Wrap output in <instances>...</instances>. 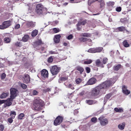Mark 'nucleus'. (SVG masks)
Returning <instances> with one entry per match:
<instances>
[{
    "label": "nucleus",
    "mask_w": 131,
    "mask_h": 131,
    "mask_svg": "<svg viewBox=\"0 0 131 131\" xmlns=\"http://www.w3.org/2000/svg\"><path fill=\"white\" fill-rule=\"evenodd\" d=\"M10 39L9 38L6 37L4 39L5 42L7 43H9L10 42Z\"/></svg>",
    "instance_id": "obj_38"
},
{
    "label": "nucleus",
    "mask_w": 131,
    "mask_h": 131,
    "mask_svg": "<svg viewBox=\"0 0 131 131\" xmlns=\"http://www.w3.org/2000/svg\"><path fill=\"white\" fill-rule=\"evenodd\" d=\"M121 67V65L120 64H119L116 66H115L114 67V69L115 70L117 71Z\"/></svg>",
    "instance_id": "obj_32"
},
{
    "label": "nucleus",
    "mask_w": 131,
    "mask_h": 131,
    "mask_svg": "<svg viewBox=\"0 0 131 131\" xmlns=\"http://www.w3.org/2000/svg\"><path fill=\"white\" fill-rule=\"evenodd\" d=\"M44 90L46 92L49 91H50V89L49 88H47V89H45Z\"/></svg>",
    "instance_id": "obj_63"
},
{
    "label": "nucleus",
    "mask_w": 131,
    "mask_h": 131,
    "mask_svg": "<svg viewBox=\"0 0 131 131\" xmlns=\"http://www.w3.org/2000/svg\"><path fill=\"white\" fill-rule=\"evenodd\" d=\"M6 75L4 73H3L1 75V78L2 79H4L6 77Z\"/></svg>",
    "instance_id": "obj_58"
},
{
    "label": "nucleus",
    "mask_w": 131,
    "mask_h": 131,
    "mask_svg": "<svg viewBox=\"0 0 131 131\" xmlns=\"http://www.w3.org/2000/svg\"><path fill=\"white\" fill-rule=\"evenodd\" d=\"M91 95L96 98L100 96L103 92L98 86L94 88L91 91Z\"/></svg>",
    "instance_id": "obj_4"
},
{
    "label": "nucleus",
    "mask_w": 131,
    "mask_h": 131,
    "mask_svg": "<svg viewBox=\"0 0 131 131\" xmlns=\"http://www.w3.org/2000/svg\"><path fill=\"white\" fill-rule=\"evenodd\" d=\"M96 81V80L94 78H91L88 82V83L89 85H92L94 84Z\"/></svg>",
    "instance_id": "obj_14"
},
{
    "label": "nucleus",
    "mask_w": 131,
    "mask_h": 131,
    "mask_svg": "<svg viewBox=\"0 0 131 131\" xmlns=\"http://www.w3.org/2000/svg\"><path fill=\"white\" fill-rule=\"evenodd\" d=\"M107 59L106 58H104L103 59V63L105 64L107 61Z\"/></svg>",
    "instance_id": "obj_55"
},
{
    "label": "nucleus",
    "mask_w": 131,
    "mask_h": 131,
    "mask_svg": "<svg viewBox=\"0 0 131 131\" xmlns=\"http://www.w3.org/2000/svg\"><path fill=\"white\" fill-rule=\"evenodd\" d=\"M79 40L81 42H83L87 41L88 40H89V41H90L91 40V39H88L86 38H85L83 37H81L80 38Z\"/></svg>",
    "instance_id": "obj_24"
},
{
    "label": "nucleus",
    "mask_w": 131,
    "mask_h": 131,
    "mask_svg": "<svg viewBox=\"0 0 131 131\" xmlns=\"http://www.w3.org/2000/svg\"><path fill=\"white\" fill-rule=\"evenodd\" d=\"M49 53L51 54H56L57 53V52L52 51H50L49 52Z\"/></svg>",
    "instance_id": "obj_60"
},
{
    "label": "nucleus",
    "mask_w": 131,
    "mask_h": 131,
    "mask_svg": "<svg viewBox=\"0 0 131 131\" xmlns=\"http://www.w3.org/2000/svg\"><path fill=\"white\" fill-rule=\"evenodd\" d=\"M114 110L116 112H123V110L122 108L116 107L114 108Z\"/></svg>",
    "instance_id": "obj_27"
},
{
    "label": "nucleus",
    "mask_w": 131,
    "mask_h": 131,
    "mask_svg": "<svg viewBox=\"0 0 131 131\" xmlns=\"http://www.w3.org/2000/svg\"><path fill=\"white\" fill-rule=\"evenodd\" d=\"M92 62V60L91 59H86L84 62L85 64H89L91 63Z\"/></svg>",
    "instance_id": "obj_25"
},
{
    "label": "nucleus",
    "mask_w": 131,
    "mask_h": 131,
    "mask_svg": "<svg viewBox=\"0 0 131 131\" xmlns=\"http://www.w3.org/2000/svg\"><path fill=\"white\" fill-rule=\"evenodd\" d=\"M41 75L42 77L45 78H46L48 77V71L45 69L43 70L41 72Z\"/></svg>",
    "instance_id": "obj_10"
},
{
    "label": "nucleus",
    "mask_w": 131,
    "mask_h": 131,
    "mask_svg": "<svg viewBox=\"0 0 131 131\" xmlns=\"http://www.w3.org/2000/svg\"><path fill=\"white\" fill-rule=\"evenodd\" d=\"M100 7L101 8L103 7L105 5V3L104 1L103 2H102V3H100Z\"/></svg>",
    "instance_id": "obj_52"
},
{
    "label": "nucleus",
    "mask_w": 131,
    "mask_h": 131,
    "mask_svg": "<svg viewBox=\"0 0 131 131\" xmlns=\"http://www.w3.org/2000/svg\"><path fill=\"white\" fill-rule=\"evenodd\" d=\"M35 23L32 21L28 22L26 23V25L28 28L33 27L35 26Z\"/></svg>",
    "instance_id": "obj_13"
},
{
    "label": "nucleus",
    "mask_w": 131,
    "mask_h": 131,
    "mask_svg": "<svg viewBox=\"0 0 131 131\" xmlns=\"http://www.w3.org/2000/svg\"><path fill=\"white\" fill-rule=\"evenodd\" d=\"M4 129V125L2 124H0V130L3 131Z\"/></svg>",
    "instance_id": "obj_50"
},
{
    "label": "nucleus",
    "mask_w": 131,
    "mask_h": 131,
    "mask_svg": "<svg viewBox=\"0 0 131 131\" xmlns=\"http://www.w3.org/2000/svg\"><path fill=\"white\" fill-rule=\"evenodd\" d=\"M29 38V36L28 35H25L23 38L22 40L24 42L27 41Z\"/></svg>",
    "instance_id": "obj_23"
},
{
    "label": "nucleus",
    "mask_w": 131,
    "mask_h": 131,
    "mask_svg": "<svg viewBox=\"0 0 131 131\" xmlns=\"http://www.w3.org/2000/svg\"><path fill=\"white\" fill-rule=\"evenodd\" d=\"M86 21L85 20H83L82 21H79L78 22V25H84L86 24Z\"/></svg>",
    "instance_id": "obj_33"
},
{
    "label": "nucleus",
    "mask_w": 131,
    "mask_h": 131,
    "mask_svg": "<svg viewBox=\"0 0 131 131\" xmlns=\"http://www.w3.org/2000/svg\"><path fill=\"white\" fill-rule=\"evenodd\" d=\"M116 10L117 12H120L121 10V8L120 7H118L116 8Z\"/></svg>",
    "instance_id": "obj_54"
},
{
    "label": "nucleus",
    "mask_w": 131,
    "mask_h": 131,
    "mask_svg": "<svg viewBox=\"0 0 131 131\" xmlns=\"http://www.w3.org/2000/svg\"><path fill=\"white\" fill-rule=\"evenodd\" d=\"M4 26L3 25V23L2 24V25H0V29H5V28L4 27Z\"/></svg>",
    "instance_id": "obj_61"
},
{
    "label": "nucleus",
    "mask_w": 131,
    "mask_h": 131,
    "mask_svg": "<svg viewBox=\"0 0 131 131\" xmlns=\"http://www.w3.org/2000/svg\"><path fill=\"white\" fill-rule=\"evenodd\" d=\"M112 96V94L110 93L107 94L105 97L107 99V100H108Z\"/></svg>",
    "instance_id": "obj_41"
},
{
    "label": "nucleus",
    "mask_w": 131,
    "mask_h": 131,
    "mask_svg": "<svg viewBox=\"0 0 131 131\" xmlns=\"http://www.w3.org/2000/svg\"><path fill=\"white\" fill-rule=\"evenodd\" d=\"M14 99L10 97V98L8 99L7 100H5V103L6 106H9L12 104V102Z\"/></svg>",
    "instance_id": "obj_12"
},
{
    "label": "nucleus",
    "mask_w": 131,
    "mask_h": 131,
    "mask_svg": "<svg viewBox=\"0 0 131 131\" xmlns=\"http://www.w3.org/2000/svg\"><path fill=\"white\" fill-rule=\"evenodd\" d=\"M68 78L67 77H62L60 78L59 80V83H61V81H65L67 80Z\"/></svg>",
    "instance_id": "obj_30"
},
{
    "label": "nucleus",
    "mask_w": 131,
    "mask_h": 131,
    "mask_svg": "<svg viewBox=\"0 0 131 131\" xmlns=\"http://www.w3.org/2000/svg\"><path fill=\"white\" fill-rule=\"evenodd\" d=\"M123 44L124 46L125 47H129V45L128 43L127 40H124L123 42Z\"/></svg>",
    "instance_id": "obj_22"
},
{
    "label": "nucleus",
    "mask_w": 131,
    "mask_h": 131,
    "mask_svg": "<svg viewBox=\"0 0 131 131\" xmlns=\"http://www.w3.org/2000/svg\"><path fill=\"white\" fill-rule=\"evenodd\" d=\"M76 69L80 72V74H81L84 71L83 68L80 66H77L76 67Z\"/></svg>",
    "instance_id": "obj_19"
},
{
    "label": "nucleus",
    "mask_w": 131,
    "mask_h": 131,
    "mask_svg": "<svg viewBox=\"0 0 131 131\" xmlns=\"http://www.w3.org/2000/svg\"><path fill=\"white\" fill-rule=\"evenodd\" d=\"M63 117L60 116H58L54 122V125L57 126L59 125L62 122Z\"/></svg>",
    "instance_id": "obj_8"
},
{
    "label": "nucleus",
    "mask_w": 131,
    "mask_h": 131,
    "mask_svg": "<svg viewBox=\"0 0 131 131\" xmlns=\"http://www.w3.org/2000/svg\"><path fill=\"white\" fill-rule=\"evenodd\" d=\"M8 94L9 93H3V94L1 95L0 96L1 98L3 99H4V98L7 97Z\"/></svg>",
    "instance_id": "obj_26"
},
{
    "label": "nucleus",
    "mask_w": 131,
    "mask_h": 131,
    "mask_svg": "<svg viewBox=\"0 0 131 131\" xmlns=\"http://www.w3.org/2000/svg\"><path fill=\"white\" fill-rule=\"evenodd\" d=\"M98 119L101 126H105L108 124V119L103 116H100L99 118Z\"/></svg>",
    "instance_id": "obj_5"
},
{
    "label": "nucleus",
    "mask_w": 131,
    "mask_h": 131,
    "mask_svg": "<svg viewBox=\"0 0 131 131\" xmlns=\"http://www.w3.org/2000/svg\"><path fill=\"white\" fill-rule=\"evenodd\" d=\"M53 60V58L51 56L48 59V61L49 63H51L52 62Z\"/></svg>",
    "instance_id": "obj_46"
},
{
    "label": "nucleus",
    "mask_w": 131,
    "mask_h": 131,
    "mask_svg": "<svg viewBox=\"0 0 131 131\" xmlns=\"http://www.w3.org/2000/svg\"><path fill=\"white\" fill-rule=\"evenodd\" d=\"M75 81L77 84H79L81 82L82 80L80 78H78L76 79Z\"/></svg>",
    "instance_id": "obj_51"
},
{
    "label": "nucleus",
    "mask_w": 131,
    "mask_h": 131,
    "mask_svg": "<svg viewBox=\"0 0 131 131\" xmlns=\"http://www.w3.org/2000/svg\"><path fill=\"white\" fill-rule=\"evenodd\" d=\"M60 70V68L59 67H58L56 66H54L50 68V71L53 75H55L57 74L59 72Z\"/></svg>",
    "instance_id": "obj_6"
},
{
    "label": "nucleus",
    "mask_w": 131,
    "mask_h": 131,
    "mask_svg": "<svg viewBox=\"0 0 131 131\" xmlns=\"http://www.w3.org/2000/svg\"><path fill=\"white\" fill-rule=\"evenodd\" d=\"M114 3L113 2H109L107 3V4L108 6H112L114 5Z\"/></svg>",
    "instance_id": "obj_39"
},
{
    "label": "nucleus",
    "mask_w": 131,
    "mask_h": 131,
    "mask_svg": "<svg viewBox=\"0 0 131 131\" xmlns=\"http://www.w3.org/2000/svg\"><path fill=\"white\" fill-rule=\"evenodd\" d=\"M95 63L97 66L98 67L101 66V62L99 59L97 60L95 62Z\"/></svg>",
    "instance_id": "obj_36"
},
{
    "label": "nucleus",
    "mask_w": 131,
    "mask_h": 131,
    "mask_svg": "<svg viewBox=\"0 0 131 131\" xmlns=\"http://www.w3.org/2000/svg\"><path fill=\"white\" fill-rule=\"evenodd\" d=\"M95 48H92L90 49L88 51V52H89L95 53H96V50Z\"/></svg>",
    "instance_id": "obj_31"
},
{
    "label": "nucleus",
    "mask_w": 131,
    "mask_h": 131,
    "mask_svg": "<svg viewBox=\"0 0 131 131\" xmlns=\"http://www.w3.org/2000/svg\"><path fill=\"white\" fill-rule=\"evenodd\" d=\"M21 86L23 89H26L27 87V86L23 83L21 84Z\"/></svg>",
    "instance_id": "obj_48"
},
{
    "label": "nucleus",
    "mask_w": 131,
    "mask_h": 131,
    "mask_svg": "<svg viewBox=\"0 0 131 131\" xmlns=\"http://www.w3.org/2000/svg\"><path fill=\"white\" fill-rule=\"evenodd\" d=\"M10 97L13 99H14L17 96L18 93V90L15 88H12L10 90Z\"/></svg>",
    "instance_id": "obj_7"
},
{
    "label": "nucleus",
    "mask_w": 131,
    "mask_h": 131,
    "mask_svg": "<svg viewBox=\"0 0 131 131\" xmlns=\"http://www.w3.org/2000/svg\"><path fill=\"white\" fill-rule=\"evenodd\" d=\"M108 100L107 99H106L105 97L104 98V105H105V104L106 103L107 101Z\"/></svg>",
    "instance_id": "obj_62"
},
{
    "label": "nucleus",
    "mask_w": 131,
    "mask_h": 131,
    "mask_svg": "<svg viewBox=\"0 0 131 131\" xmlns=\"http://www.w3.org/2000/svg\"><path fill=\"white\" fill-rule=\"evenodd\" d=\"M64 84L66 86V87L67 88H70L72 90H73L74 89V86L73 84H69L66 85L64 83Z\"/></svg>",
    "instance_id": "obj_20"
},
{
    "label": "nucleus",
    "mask_w": 131,
    "mask_h": 131,
    "mask_svg": "<svg viewBox=\"0 0 131 131\" xmlns=\"http://www.w3.org/2000/svg\"><path fill=\"white\" fill-rule=\"evenodd\" d=\"M36 43L38 45H40L43 43H42V41L40 40H38L36 41Z\"/></svg>",
    "instance_id": "obj_42"
},
{
    "label": "nucleus",
    "mask_w": 131,
    "mask_h": 131,
    "mask_svg": "<svg viewBox=\"0 0 131 131\" xmlns=\"http://www.w3.org/2000/svg\"><path fill=\"white\" fill-rule=\"evenodd\" d=\"M10 115L12 116L13 119L15 117V116L16 115V113L15 111H11L10 112Z\"/></svg>",
    "instance_id": "obj_29"
},
{
    "label": "nucleus",
    "mask_w": 131,
    "mask_h": 131,
    "mask_svg": "<svg viewBox=\"0 0 131 131\" xmlns=\"http://www.w3.org/2000/svg\"><path fill=\"white\" fill-rule=\"evenodd\" d=\"M90 36V35L89 34H88L87 33H84L82 34V36L84 37H89Z\"/></svg>",
    "instance_id": "obj_45"
},
{
    "label": "nucleus",
    "mask_w": 131,
    "mask_h": 131,
    "mask_svg": "<svg viewBox=\"0 0 131 131\" xmlns=\"http://www.w3.org/2000/svg\"><path fill=\"white\" fill-rule=\"evenodd\" d=\"M53 30L55 33L58 32L60 31V30L58 28H54L53 29Z\"/></svg>",
    "instance_id": "obj_44"
},
{
    "label": "nucleus",
    "mask_w": 131,
    "mask_h": 131,
    "mask_svg": "<svg viewBox=\"0 0 131 131\" xmlns=\"http://www.w3.org/2000/svg\"><path fill=\"white\" fill-rule=\"evenodd\" d=\"M24 116V114L23 113H21L18 115V119H22Z\"/></svg>",
    "instance_id": "obj_37"
},
{
    "label": "nucleus",
    "mask_w": 131,
    "mask_h": 131,
    "mask_svg": "<svg viewBox=\"0 0 131 131\" xmlns=\"http://www.w3.org/2000/svg\"><path fill=\"white\" fill-rule=\"evenodd\" d=\"M20 27V25L19 24H17L16 25L15 27V28L16 29H17Z\"/></svg>",
    "instance_id": "obj_59"
},
{
    "label": "nucleus",
    "mask_w": 131,
    "mask_h": 131,
    "mask_svg": "<svg viewBox=\"0 0 131 131\" xmlns=\"http://www.w3.org/2000/svg\"><path fill=\"white\" fill-rule=\"evenodd\" d=\"M85 94V92L84 91H82L79 94V95L80 96H82L84 95Z\"/></svg>",
    "instance_id": "obj_53"
},
{
    "label": "nucleus",
    "mask_w": 131,
    "mask_h": 131,
    "mask_svg": "<svg viewBox=\"0 0 131 131\" xmlns=\"http://www.w3.org/2000/svg\"><path fill=\"white\" fill-rule=\"evenodd\" d=\"M61 37V36L60 35H58L55 36L54 38V42L56 43L59 42L60 41V38Z\"/></svg>",
    "instance_id": "obj_16"
},
{
    "label": "nucleus",
    "mask_w": 131,
    "mask_h": 131,
    "mask_svg": "<svg viewBox=\"0 0 131 131\" xmlns=\"http://www.w3.org/2000/svg\"><path fill=\"white\" fill-rule=\"evenodd\" d=\"M73 37V36L72 35H70L67 37V39L68 40L71 39Z\"/></svg>",
    "instance_id": "obj_57"
},
{
    "label": "nucleus",
    "mask_w": 131,
    "mask_h": 131,
    "mask_svg": "<svg viewBox=\"0 0 131 131\" xmlns=\"http://www.w3.org/2000/svg\"><path fill=\"white\" fill-rule=\"evenodd\" d=\"M38 93V92L36 90H34L32 92V94L33 95H37Z\"/></svg>",
    "instance_id": "obj_47"
},
{
    "label": "nucleus",
    "mask_w": 131,
    "mask_h": 131,
    "mask_svg": "<svg viewBox=\"0 0 131 131\" xmlns=\"http://www.w3.org/2000/svg\"><path fill=\"white\" fill-rule=\"evenodd\" d=\"M5 100H0V104L4 103H5Z\"/></svg>",
    "instance_id": "obj_64"
},
{
    "label": "nucleus",
    "mask_w": 131,
    "mask_h": 131,
    "mask_svg": "<svg viewBox=\"0 0 131 131\" xmlns=\"http://www.w3.org/2000/svg\"><path fill=\"white\" fill-rule=\"evenodd\" d=\"M95 48V50H96V52H100L103 49V48L102 47H97Z\"/></svg>",
    "instance_id": "obj_34"
},
{
    "label": "nucleus",
    "mask_w": 131,
    "mask_h": 131,
    "mask_svg": "<svg viewBox=\"0 0 131 131\" xmlns=\"http://www.w3.org/2000/svg\"><path fill=\"white\" fill-rule=\"evenodd\" d=\"M22 79L23 82L26 83H28L30 80L29 76L27 74H24L23 77Z\"/></svg>",
    "instance_id": "obj_9"
},
{
    "label": "nucleus",
    "mask_w": 131,
    "mask_h": 131,
    "mask_svg": "<svg viewBox=\"0 0 131 131\" xmlns=\"http://www.w3.org/2000/svg\"><path fill=\"white\" fill-rule=\"evenodd\" d=\"M38 31L37 30L35 29L32 32L31 36L32 37H34L36 36L38 34Z\"/></svg>",
    "instance_id": "obj_21"
},
{
    "label": "nucleus",
    "mask_w": 131,
    "mask_h": 131,
    "mask_svg": "<svg viewBox=\"0 0 131 131\" xmlns=\"http://www.w3.org/2000/svg\"><path fill=\"white\" fill-rule=\"evenodd\" d=\"M43 101L39 97L35 98L34 102L33 107L34 110L39 111L41 109Z\"/></svg>",
    "instance_id": "obj_2"
},
{
    "label": "nucleus",
    "mask_w": 131,
    "mask_h": 131,
    "mask_svg": "<svg viewBox=\"0 0 131 131\" xmlns=\"http://www.w3.org/2000/svg\"><path fill=\"white\" fill-rule=\"evenodd\" d=\"M122 90L123 92L125 94L128 95L130 93V91L127 89V86L125 85L122 86Z\"/></svg>",
    "instance_id": "obj_11"
},
{
    "label": "nucleus",
    "mask_w": 131,
    "mask_h": 131,
    "mask_svg": "<svg viewBox=\"0 0 131 131\" xmlns=\"http://www.w3.org/2000/svg\"><path fill=\"white\" fill-rule=\"evenodd\" d=\"M115 81V80L111 79L107 80L102 82L99 84L98 86L100 87V88L101 90L102 89L106 90L113 84Z\"/></svg>",
    "instance_id": "obj_1"
},
{
    "label": "nucleus",
    "mask_w": 131,
    "mask_h": 131,
    "mask_svg": "<svg viewBox=\"0 0 131 131\" xmlns=\"http://www.w3.org/2000/svg\"><path fill=\"white\" fill-rule=\"evenodd\" d=\"M97 1V0H89L88 1V4L89 5L94 2Z\"/></svg>",
    "instance_id": "obj_43"
},
{
    "label": "nucleus",
    "mask_w": 131,
    "mask_h": 131,
    "mask_svg": "<svg viewBox=\"0 0 131 131\" xmlns=\"http://www.w3.org/2000/svg\"><path fill=\"white\" fill-rule=\"evenodd\" d=\"M121 22L122 23H126L128 22L126 18H122L120 19Z\"/></svg>",
    "instance_id": "obj_35"
},
{
    "label": "nucleus",
    "mask_w": 131,
    "mask_h": 131,
    "mask_svg": "<svg viewBox=\"0 0 131 131\" xmlns=\"http://www.w3.org/2000/svg\"><path fill=\"white\" fill-rule=\"evenodd\" d=\"M86 72L88 73H89L90 72L91 70L90 68L87 67L86 68Z\"/></svg>",
    "instance_id": "obj_56"
},
{
    "label": "nucleus",
    "mask_w": 131,
    "mask_h": 131,
    "mask_svg": "<svg viewBox=\"0 0 131 131\" xmlns=\"http://www.w3.org/2000/svg\"><path fill=\"white\" fill-rule=\"evenodd\" d=\"M88 104L90 105H91L96 103L97 101H93L92 100H86L85 101Z\"/></svg>",
    "instance_id": "obj_17"
},
{
    "label": "nucleus",
    "mask_w": 131,
    "mask_h": 131,
    "mask_svg": "<svg viewBox=\"0 0 131 131\" xmlns=\"http://www.w3.org/2000/svg\"><path fill=\"white\" fill-rule=\"evenodd\" d=\"M13 118L12 117L11 118H8V121L10 124H11L13 122Z\"/></svg>",
    "instance_id": "obj_49"
},
{
    "label": "nucleus",
    "mask_w": 131,
    "mask_h": 131,
    "mask_svg": "<svg viewBox=\"0 0 131 131\" xmlns=\"http://www.w3.org/2000/svg\"><path fill=\"white\" fill-rule=\"evenodd\" d=\"M125 126V123H121L118 125V128L121 130L124 129Z\"/></svg>",
    "instance_id": "obj_18"
},
{
    "label": "nucleus",
    "mask_w": 131,
    "mask_h": 131,
    "mask_svg": "<svg viewBox=\"0 0 131 131\" xmlns=\"http://www.w3.org/2000/svg\"><path fill=\"white\" fill-rule=\"evenodd\" d=\"M91 121L92 122L95 123L97 122V118L95 117H93L91 118Z\"/></svg>",
    "instance_id": "obj_40"
},
{
    "label": "nucleus",
    "mask_w": 131,
    "mask_h": 131,
    "mask_svg": "<svg viewBox=\"0 0 131 131\" xmlns=\"http://www.w3.org/2000/svg\"><path fill=\"white\" fill-rule=\"evenodd\" d=\"M47 11L46 8L45 7L41 4L37 5L35 10L36 13L40 15L45 14Z\"/></svg>",
    "instance_id": "obj_3"
},
{
    "label": "nucleus",
    "mask_w": 131,
    "mask_h": 131,
    "mask_svg": "<svg viewBox=\"0 0 131 131\" xmlns=\"http://www.w3.org/2000/svg\"><path fill=\"white\" fill-rule=\"evenodd\" d=\"M11 21L10 20L5 21L3 23V25L4 26V27L5 28H7L11 25Z\"/></svg>",
    "instance_id": "obj_15"
},
{
    "label": "nucleus",
    "mask_w": 131,
    "mask_h": 131,
    "mask_svg": "<svg viewBox=\"0 0 131 131\" xmlns=\"http://www.w3.org/2000/svg\"><path fill=\"white\" fill-rule=\"evenodd\" d=\"M117 29L120 31H123L126 30L125 28L123 26L118 27L117 28Z\"/></svg>",
    "instance_id": "obj_28"
}]
</instances>
